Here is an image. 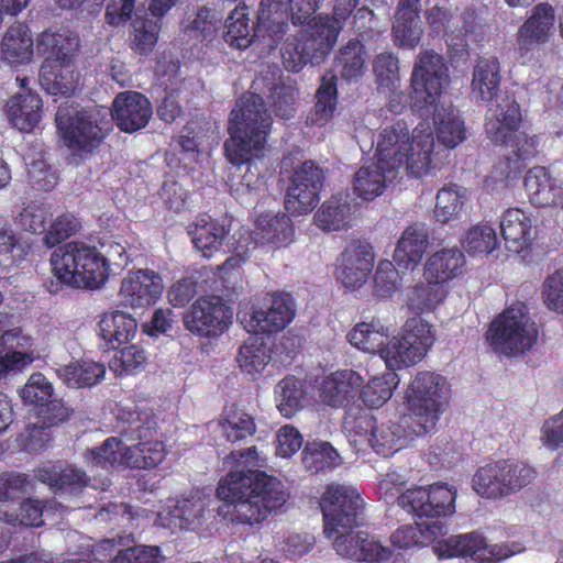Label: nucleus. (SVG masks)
Returning a JSON list of instances; mask_svg holds the SVG:
<instances>
[{
  "label": "nucleus",
  "mask_w": 563,
  "mask_h": 563,
  "mask_svg": "<svg viewBox=\"0 0 563 563\" xmlns=\"http://www.w3.org/2000/svg\"><path fill=\"white\" fill-rule=\"evenodd\" d=\"M252 92L243 95L230 113L229 139L224 154L235 166H252V161L264 156V148L272 128V117L262 95L275 117L289 120L295 117L299 99L296 81L284 78L279 68L261 73L252 82Z\"/></svg>",
  "instance_id": "obj_1"
},
{
  "label": "nucleus",
  "mask_w": 563,
  "mask_h": 563,
  "mask_svg": "<svg viewBox=\"0 0 563 563\" xmlns=\"http://www.w3.org/2000/svg\"><path fill=\"white\" fill-rule=\"evenodd\" d=\"M501 69L497 57H479L472 73L471 90L477 100L496 101L487 115L485 131L496 145L509 148L506 158L499 163L500 174L506 179L518 178L526 168V162L538 153L539 139L520 131L521 109L514 95H499Z\"/></svg>",
  "instance_id": "obj_2"
},
{
  "label": "nucleus",
  "mask_w": 563,
  "mask_h": 563,
  "mask_svg": "<svg viewBox=\"0 0 563 563\" xmlns=\"http://www.w3.org/2000/svg\"><path fill=\"white\" fill-rule=\"evenodd\" d=\"M363 499L356 489L341 485H330L320 501L324 520V533L331 538L338 534L333 547L343 558L358 562H385L393 554L388 547L367 532H353L362 525Z\"/></svg>",
  "instance_id": "obj_3"
},
{
  "label": "nucleus",
  "mask_w": 563,
  "mask_h": 563,
  "mask_svg": "<svg viewBox=\"0 0 563 563\" xmlns=\"http://www.w3.org/2000/svg\"><path fill=\"white\" fill-rule=\"evenodd\" d=\"M389 338V328L378 318L356 323L347 333L349 342L361 351L378 352L388 369H401L419 363L434 344L432 324L416 316L408 318L399 336Z\"/></svg>",
  "instance_id": "obj_4"
},
{
  "label": "nucleus",
  "mask_w": 563,
  "mask_h": 563,
  "mask_svg": "<svg viewBox=\"0 0 563 563\" xmlns=\"http://www.w3.org/2000/svg\"><path fill=\"white\" fill-rule=\"evenodd\" d=\"M449 82V67L442 55L433 51L420 52L410 78L412 107L422 113L434 110L433 123L438 141L454 148L466 137L464 121L453 109H437V103Z\"/></svg>",
  "instance_id": "obj_5"
},
{
  "label": "nucleus",
  "mask_w": 563,
  "mask_h": 563,
  "mask_svg": "<svg viewBox=\"0 0 563 563\" xmlns=\"http://www.w3.org/2000/svg\"><path fill=\"white\" fill-rule=\"evenodd\" d=\"M219 499L233 504L231 520L254 526L286 501L284 486L264 471H231L217 487Z\"/></svg>",
  "instance_id": "obj_6"
},
{
  "label": "nucleus",
  "mask_w": 563,
  "mask_h": 563,
  "mask_svg": "<svg viewBox=\"0 0 563 563\" xmlns=\"http://www.w3.org/2000/svg\"><path fill=\"white\" fill-rule=\"evenodd\" d=\"M54 279L45 283L48 292L64 288L99 289L109 278L108 258L93 245L71 241L58 246L51 255Z\"/></svg>",
  "instance_id": "obj_7"
},
{
  "label": "nucleus",
  "mask_w": 563,
  "mask_h": 563,
  "mask_svg": "<svg viewBox=\"0 0 563 563\" xmlns=\"http://www.w3.org/2000/svg\"><path fill=\"white\" fill-rule=\"evenodd\" d=\"M358 2L360 0H335L332 16L319 15L299 43H289L283 48L285 68L297 73L308 63H321L335 44L342 22L350 18Z\"/></svg>",
  "instance_id": "obj_8"
},
{
  "label": "nucleus",
  "mask_w": 563,
  "mask_h": 563,
  "mask_svg": "<svg viewBox=\"0 0 563 563\" xmlns=\"http://www.w3.org/2000/svg\"><path fill=\"white\" fill-rule=\"evenodd\" d=\"M55 123L64 144L78 154H91L111 130V122L102 110L68 102L58 106Z\"/></svg>",
  "instance_id": "obj_9"
},
{
  "label": "nucleus",
  "mask_w": 563,
  "mask_h": 563,
  "mask_svg": "<svg viewBox=\"0 0 563 563\" xmlns=\"http://www.w3.org/2000/svg\"><path fill=\"white\" fill-rule=\"evenodd\" d=\"M450 386L446 378L435 372L421 371L407 387L405 405L415 426L412 432L420 437L431 432L448 404Z\"/></svg>",
  "instance_id": "obj_10"
},
{
  "label": "nucleus",
  "mask_w": 563,
  "mask_h": 563,
  "mask_svg": "<svg viewBox=\"0 0 563 563\" xmlns=\"http://www.w3.org/2000/svg\"><path fill=\"white\" fill-rule=\"evenodd\" d=\"M538 335L528 305L517 301L490 322L485 338L494 351L515 355L529 351L537 343Z\"/></svg>",
  "instance_id": "obj_11"
},
{
  "label": "nucleus",
  "mask_w": 563,
  "mask_h": 563,
  "mask_svg": "<svg viewBox=\"0 0 563 563\" xmlns=\"http://www.w3.org/2000/svg\"><path fill=\"white\" fill-rule=\"evenodd\" d=\"M537 472L530 465L503 459L478 467L472 478L473 489L486 499H503L533 482Z\"/></svg>",
  "instance_id": "obj_12"
},
{
  "label": "nucleus",
  "mask_w": 563,
  "mask_h": 563,
  "mask_svg": "<svg viewBox=\"0 0 563 563\" xmlns=\"http://www.w3.org/2000/svg\"><path fill=\"white\" fill-rule=\"evenodd\" d=\"M232 308L219 296H201L183 313L185 329L201 339H217L232 324Z\"/></svg>",
  "instance_id": "obj_13"
},
{
  "label": "nucleus",
  "mask_w": 563,
  "mask_h": 563,
  "mask_svg": "<svg viewBox=\"0 0 563 563\" xmlns=\"http://www.w3.org/2000/svg\"><path fill=\"white\" fill-rule=\"evenodd\" d=\"M455 489L448 484L437 483L407 489L398 496L397 504L412 514L415 519L439 521V518L455 511Z\"/></svg>",
  "instance_id": "obj_14"
},
{
  "label": "nucleus",
  "mask_w": 563,
  "mask_h": 563,
  "mask_svg": "<svg viewBox=\"0 0 563 563\" xmlns=\"http://www.w3.org/2000/svg\"><path fill=\"white\" fill-rule=\"evenodd\" d=\"M295 301L290 294H273L268 302L253 305L250 311L239 312L243 328L255 335H272L283 331L295 318Z\"/></svg>",
  "instance_id": "obj_15"
},
{
  "label": "nucleus",
  "mask_w": 563,
  "mask_h": 563,
  "mask_svg": "<svg viewBox=\"0 0 563 563\" xmlns=\"http://www.w3.org/2000/svg\"><path fill=\"white\" fill-rule=\"evenodd\" d=\"M325 180L324 169L312 159L295 168L285 195V209L294 217L311 212Z\"/></svg>",
  "instance_id": "obj_16"
},
{
  "label": "nucleus",
  "mask_w": 563,
  "mask_h": 563,
  "mask_svg": "<svg viewBox=\"0 0 563 563\" xmlns=\"http://www.w3.org/2000/svg\"><path fill=\"white\" fill-rule=\"evenodd\" d=\"M139 442L125 446L124 466L137 470H151L158 466L166 457V445L157 439L158 424L155 417H146L143 424L135 428Z\"/></svg>",
  "instance_id": "obj_17"
},
{
  "label": "nucleus",
  "mask_w": 563,
  "mask_h": 563,
  "mask_svg": "<svg viewBox=\"0 0 563 563\" xmlns=\"http://www.w3.org/2000/svg\"><path fill=\"white\" fill-rule=\"evenodd\" d=\"M20 395L24 404L36 407L38 418L48 426H57L69 418L68 408L54 397L51 382L40 372L29 377Z\"/></svg>",
  "instance_id": "obj_18"
},
{
  "label": "nucleus",
  "mask_w": 563,
  "mask_h": 563,
  "mask_svg": "<svg viewBox=\"0 0 563 563\" xmlns=\"http://www.w3.org/2000/svg\"><path fill=\"white\" fill-rule=\"evenodd\" d=\"M163 291L162 276L153 269L141 268L131 271L123 277L119 296L122 306L135 310L155 305Z\"/></svg>",
  "instance_id": "obj_19"
},
{
  "label": "nucleus",
  "mask_w": 563,
  "mask_h": 563,
  "mask_svg": "<svg viewBox=\"0 0 563 563\" xmlns=\"http://www.w3.org/2000/svg\"><path fill=\"white\" fill-rule=\"evenodd\" d=\"M434 551L440 558L471 556L481 561H499L515 553L507 545L488 547L485 538L476 532L452 537L443 542H438Z\"/></svg>",
  "instance_id": "obj_20"
},
{
  "label": "nucleus",
  "mask_w": 563,
  "mask_h": 563,
  "mask_svg": "<svg viewBox=\"0 0 563 563\" xmlns=\"http://www.w3.org/2000/svg\"><path fill=\"white\" fill-rule=\"evenodd\" d=\"M374 266V254L368 244L353 241L342 252L336 267V279L347 289L362 287Z\"/></svg>",
  "instance_id": "obj_21"
},
{
  "label": "nucleus",
  "mask_w": 563,
  "mask_h": 563,
  "mask_svg": "<svg viewBox=\"0 0 563 563\" xmlns=\"http://www.w3.org/2000/svg\"><path fill=\"white\" fill-rule=\"evenodd\" d=\"M152 114L150 100L137 91L120 92L112 103V119L118 129L125 133H134L145 128Z\"/></svg>",
  "instance_id": "obj_22"
},
{
  "label": "nucleus",
  "mask_w": 563,
  "mask_h": 563,
  "mask_svg": "<svg viewBox=\"0 0 563 563\" xmlns=\"http://www.w3.org/2000/svg\"><path fill=\"white\" fill-rule=\"evenodd\" d=\"M555 11L550 3H538L531 15L521 24L517 33L518 51L527 54L547 44L553 33Z\"/></svg>",
  "instance_id": "obj_23"
},
{
  "label": "nucleus",
  "mask_w": 563,
  "mask_h": 563,
  "mask_svg": "<svg viewBox=\"0 0 563 563\" xmlns=\"http://www.w3.org/2000/svg\"><path fill=\"white\" fill-rule=\"evenodd\" d=\"M410 144L409 129L404 122L385 128L377 141L375 156L389 172H398L404 166L406 151Z\"/></svg>",
  "instance_id": "obj_24"
},
{
  "label": "nucleus",
  "mask_w": 563,
  "mask_h": 563,
  "mask_svg": "<svg viewBox=\"0 0 563 563\" xmlns=\"http://www.w3.org/2000/svg\"><path fill=\"white\" fill-rule=\"evenodd\" d=\"M36 49L44 60L76 63L80 37L69 29L45 30L36 38Z\"/></svg>",
  "instance_id": "obj_25"
},
{
  "label": "nucleus",
  "mask_w": 563,
  "mask_h": 563,
  "mask_svg": "<svg viewBox=\"0 0 563 563\" xmlns=\"http://www.w3.org/2000/svg\"><path fill=\"white\" fill-rule=\"evenodd\" d=\"M363 378L352 369H343L325 376L319 387L321 401L339 408L347 405L356 396Z\"/></svg>",
  "instance_id": "obj_26"
},
{
  "label": "nucleus",
  "mask_w": 563,
  "mask_h": 563,
  "mask_svg": "<svg viewBox=\"0 0 563 563\" xmlns=\"http://www.w3.org/2000/svg\"><path fill=\"white\" fill-rule=\"evenodd\" d=\"M231 230L228 219L213 220L208 213L199 214L188 233L192 236L194 245L205 257H211L223 244Z\"/></svg>",
  "instance_id": "obj_27"
},
{
  "label": "nucleus",
  "mask_w": 563,
  "mask_h": 563,
  "mask_svg": "<svg viewBox=\"0 0 563 563\" xmlns=\"http://www.w3.org/2000/svg\"><path fill=\"white\" fill-rule=\"evenodd\" d=\"M43 101L38 93L26 90L10 97L5 113L10 124L21 132H32L41 122Z\"/></svg>",
  "instance_id": "obj_28"
},
{
  "label": "nucleus",
  "mask_w": 563,
  "mask_h": 563,
  "mask_svg": "<svg viewBox=\"0 0 563 563\" xmlns=\"http://www.w3.org/2000/svg\"><path fill=\"white\" fill-rule=\"evenodd\" d=\"M76 63H63L43 60L38 81L49 95L70 96L75 92L79 74L76 71Z\"/></svg>",
  "instance_id": "obj_29"
},
{
  "label": "nucleus",
  "mask_w": 563,
  "mask_h": 563,
  "mask_svg": "<svg viewBox=\"0 0 563 563\" xmlns=\"http://www.w3.org/2000/svg\"><path fill=\"white\" fill-rule=\"evenodd\" d=\"M98 329L104 345L108 349L118 350L134 338L137 322L130 313L112 310L100 316Z\"/></svg>",
  "instance_id": "obj_30"
},
{
  "label": "nucleus",
  "mask_w": 563,
  "mask_h": 563,
  "mask_svg": "<svg viewBox=\"0 0 563 563\" xmlns=\"http://www.w3.org/2000/svg\"><path fill=\"white\" fill-rule=\"evenodd\" d=\"M525 188L530 202L540 208L556 207L562 183L552 178L549 170L542 166H536L528 170L525 177Z\"/></svg>",
  "instance_id": "obj_31"
},
{
  "label": "nucleus",
  "mask_w": 563,
  "mask_h": 563,
  "mask_svg": "<svg viewBox=\"0 0 563 563\" xmlns=\"http://www.w3.org/2000/svg\"><path fill=\"white\" fill-rule=\"evenodd\" d=\"M280 3L273 0H262L255 25L256 37L263 38L267 46L275 48L284 38L288 30V22L278 9Z\"/></svg>",
  "instance_id": "obj_32"
},
{
  "label": "nucleus",
  "mask_w": 563,
  "mask_h": 563,
  "mask_svg": "<svg viewBox=\"0 0 563 563\" xmlns=\"http://www.w3.org/2000/svg\"><path fill=\"white\" fill-rule=\"evenodd\" d=\"M34 41L26 23L11 24L1 42V54L10 64L21 65L29 63L33 57Z\"/></svg>",
  "instance_id": "obj_33"
},
{
  "label": "nucleus",
  "mask_w": 563,
  "mask_h": 563,
  "mask_svg": "<svg viewBox=\"0 0 563 563\" xmlns=\"http://www.w3.org/2000/svg\"><path fill=\"white\" fill-rule=\"evenodd\" d=\"M428 246V234L417 224L409 225L401 234L394 251V262L399 269H413L422 260Z\"/></svg>",
  "instance_id": "obj_34"
},
{
  "label": "nucleus",
  "mask_w": 563,
  "mask_h": 563,
  "mask_svg": "<svg viewBox=\"0 0 563 563\" xmlns=\"http://www.w3.org/2000/svg\"><path fill=\"white\" fill-rule=\"evenodd\" d=\"M532 219L522 209H507L500 220V233L507 247L519 252L530 245L532 240Z\"/></svg>",
  "instance_id": "obj_35"
},
{
  "label": "nucleus",
  "mask_w": 563,
  "mask_h": 563,
  "mask_svg": "<svg viewBox=\"0 0 563 563\" xmlns=\"http://www.w3.org/2000/svg\"><path fill=\"white\" fill-rule=\"evenodd\" d=\"M465 257L459 249H443L432 254L424 266L427 280L443 285L461 274Z\"/></svg>",
  "instance_id": "obj_36"
},
{
  "label": "nucleus",
  "mask_w": 563,
  "mask_h": 563,
  "mask_svg": "<svg viewBox=\"0 0 563 563\" xmlns=\"http://www.w3.org/2000/svg\"><path fill=\"white\" fill-rule=\"evenodd\" d=\"M397 172H389L384 164L369 163L362 166L355 174L353 190L355 195L364 200H373L380 196L385 189L386 181L396 177Z\"/></svg>",
  "instance_id": "obj_37"
},
{
  "label": "nucleus",
  "mask_w": 563,
  "mask_h": 563,
  "mask_svg": "<svg viewBox=\"0 0 563 563\" xmlns=\"http://www.w3.org/2000/svg\"><path fill=\"white\" fill-rule=\"evenodd\" d=\"M56 374L69 387H92L103 379L106 366L91 360H80L57 368Z\"/></svg>",
  "instance_id": "obj_38"
},
{
  "label": "nucleus",
  "mask_w": 563,
  "mask_h": 563,
  "mask_svg": "<svg viewBox=\"0 0 563 563\" xmlns=\"http://www.w3.org/2000/svg\"><path fill=\"white\" fill-rule=\"evenodd\" d=\"M218 426L231 443L243 442L256 432L255 419L235 405L223 409Z\"/></svg>",
  "instance_id": "obj_39"
},
{
  "label": "nucleus",
  "mask_w": 563,
  "mask_h": 563,
  "mask_svg": "<svg viewBox=\"0 0 563 563\" xmlns=\"http://www.w3.org/2000/svg\"><path fill=\"white\" fill-rule=\"evenodd\" d=\"M336 81L334 74L322 77L316 92V103L307 117L311 125L323 126L332 119L338 102Z\"/></svg>",
  "instance_id": "obj_40"
},
{
  "label": "nucleus",
  "mask_w": 563,
  "mask_h": 563,
  "mask_svg": "<svg viewBox=\"0 0 563 563\" xmlns=\"http://www.w3.org/2000/svg\"><path fill=\"white\" fill-rule=\"evenodd\" d=\"M294 225L287 214H262L256 221V235L261 242L276 247L287 245L294 236Z\"/></svg>",
  "instance_id": "obj_41"
},
{
  "label": "nucleus",
  "mask_w": 563,
  "mask_h": 563,
  "mask_svg": "<svg viewBox=\"0 0 563 563\" xmlns=\"http://www.w3.org/2000/svg\"><path fill=\"white\" fill-rule=\"evenodd\" d=\"M223 38L229 46L238 49L247 48L255 40V26L250 25L249 8L239 3L225 21Z\"/></svg>",
  "instance_id": "obj_42"
},
{
  "label": "nucleus",
  "mask_w": 563,
  "mask_h": 563,
  "mask_svg": "<svg viewBox=\"0 0 563 563\" xmlns=\"http://www.w3.org/2000/svg\"><path fill=\"white\" fill-rule=\"evenodd\" d=\"M35 477L60 492H77L87 486L89 478L86 473L73 466L57 468L56 466L40 467Z\"/></svg>",
  "instance_id": "obj_43"
},
{
  "label": "nucleus",
  "mask_w": 563,
  "mask_h": 563,
  "mask_svg": "<svg viewBox=\"0 0 563 563\" xmlns=\"http://www.w3.org/2000/svg\"><path fill=\"white\" fill-rule=\"evenodd\" d=\"M367 53L364 44L357 38H351L340 48L335 59L341 77L347 81L363 76L366 69Z\"/></svg>",
  "instance_id": "obj_44"
},
{
  "label": "nucleus",
  "mask_w": 563,
  "mask_h": 563,
  "mask_svg": "<svg viewBox=\"0 0 563 563\" xmlns=\"http://www.w3.org/2000/svg\"><path fill=\"white\" fill-rule=\"evenodd\" d=\"M433 151V137L428 133L423 137L413 136L408 150L405 152L404 165L409 176L420 178L431 168V154Z\"/></svg>",
  "instance_id": "obj_45"
},
{
  "label": "nucleus",
  "mask_w": 563,
  "mask_h": 563,
  "mask_svg": "<svg viewBox=\"0 0 563 563\" xmlns=\"http://www.w3.org/2000/svg\"><path fill=\"white\" fill-rule=\"evenodd\" d=\"M405 429L396 422L380 423L372 430L368 442L373 450L384 457H389L399 451L406 443Z\"/></svg>",
  "instance_id": "obj_46"
},
{
  "label": "nucleus",
  "mask_w": 563,
  "mask_h": 563,
  "mask_svg": "<svg viewBox=\"0 0 563 563\" xmlns=\"http://www.w3.org/2000/svg\"><path fill=\"white\" fill-rule=\"evenodd\" d=\"M444 525L441 521H421L416 519L415 525L399 527L390 537L394 547L407 550L421 543L422 536L435 539L443 532Z\"/></svg>",
  "instance_id": "obj_47"
},
{
  "label": "nucleus",
  "mask_w": 563,
  "mask_h": 563,
  "mask_svg": "<svg viewBox=\"0 0 563 563\" xmlns=\"http://www.w3.org/2000/svg\"><path fill=\"white\" fill-rule=\"evenodd\" d=\"M397 369H388L387 373L373 377L361 390L360 397L368 408H379L393 396L399 384Z\"/></svg>",
  "instance_id": "obj_48"
},
{
  "label": "nucleus",
  "mask_w": 563,
  "mask_h": 563,
  "mask_svg": "<svg viewBox=\"0 0 563 563\" xmlns=\"http://www.w3.org/2000/svg\"><path fill=\"white\" fill-rule=\"evenodd\" d=\"M132 48L140 55H148L155 47L162 29V18L150 13L137 15L132 23Z\"/></svg>",
  "instance_id": "obj_49"
},
{
  "label": "nucleus",
  "mask_w": 563,
  "mask_h": 563,
  "mask_svg": "<svg viewBox=\"0 0 563 563\" xmlns=\"http://www.w3.org/2000/svg\"><path fill=\"white\" fill-rule=\"evenodd\" d=\"M350 205L340 197L332 196L325 200L314 213L313 220L323 231H338L349 224Z\"/></svg>",
  "instance_id": "obj_50"
},
{
  "label": "nucleus",
  "mask_w": 563,
  "mask_h": 563,
  "mask_svg": "<svg viewBox=\"0 0 563 563\" xmlns=\"http://www.w3.org/2000/svg\"><path fill=\"white\" fill-rule=\"evenodd\" d=\"M302 464L311 474L325 472L339 464V454L329 442H308L302 451Z\"/></svg>",
  "instance_id": "obj_51"
},
{
  "label": "nucleus",
  "mask_w": 563,
  "mask_h": 563,
  "mask_svg": "<svg viewBox=\"0 0 563 563\" xmlns=\"http://www.w3.org/2000/svg\"><path fill=\"white\" fill-rule=\"evenodd\" d=\"M277 408L285 418L294 417L303 407L306 390L302 383L295 376L283 378L277 385Z\"/></svg>",
  "instance_id": "obj_52"
},
{
  "label": "nucleus",
  "mask_w": 563,
  "mask_h": 563,
  "mask_svg": "<svg viewBox=\"0 0 563 563\" xmlns=\"http://www.w3.org/2000/svg\"><path fill=\"white\" fill-rule=\"evenodd\" d=\"M416 285L408 296V307L412 312L421 314L437 308L446 296L443 285L432 280Z\"/></svg>",
  "instance_id": "obj_53"
},
{
  "label": "nucleus",
  "mask_w": 563,
  "mask_h": 563,
  "mask_svg": "<svg viewBox=\"0 0 563 563\" xmlns=\"http://www.w3.org/2000/svg\"><path fill=\"white\" fill-rule=\"evenodd\" d=\"M391 33L397 46L415 48L423 34L420 15L410 12L395 13Z\"/></svg>",
  "instance_id": "obj_54"
},
{
  "label": "nucleus",
  "mask_w": 563,
  "mask_h": 563,
  "mask_svg": "<svg viewBox=\"0 0 563 563\" xmlns=\"http://www.w3.org/2000/svg\"><path fill=\"white\" fill-rule=\"evenodd\" d=\"M465 202V196L456 185L441 188L437 195L434 208L435 219L441 223L460 219Z\"/></svg>",
  "instance_id": "obj_55"
},
{
  "label": "nucleus",
  "mask_w": 563,
  "mask_h": 563,
  "mask_svg": "<svg viewBox=\"0 0 563 563\" xmlns=\"http://www.w3.org/2000/svg\"><path fill=\"white\" fill-rule=\"evenodd\" d=\"M271 355L266 344L257 336H250L241 345L238 354V362L241 369L247 374H253L264 369Z\"/></svg>",
  "instance_id": "obj_56"
},
{
  "label": "nucleus",
  "mask_w": 563,
  "mask_h": 563,
  "mask_svg": "<svg viewBox=\"0 0 563 563\" xmlns=\"http://www.w3.org/2000/svg\"><path fill=\"white\" fill-rule=\"evenodd\" d=\"M147 355L143 347L132 344L115 352L109 368L117 376L135 375L145 368Z\"/></svg>",
  "instance_id": "obj_57"
},
{
  "label": "nucleus",
  "mask_w": 563,
  "mask_h": 563,
  "mask_svg": "<svg viewBox=\"0 0 563 563\" xmlns=\"http://www.w3.org/2000/svg\"><path fill=\"white\" fill-rule=\"evenodd\" d=\"M462 246L471 255L489 254L498 246L496 231L486 223L475 224L465 233Z\"/></svg>",
  "instance_id": "obj_58"
},
{
  "label": "nucleus",
  "mask_w": 563,
  "mask_h": 563,
  "mask_svg": "<svg viewBox=\"0 0 563 563\" xmlns=\"http://www.w3.org/2000/svg\"><path fill=\"white\" fill-rule=\"evenodd\" d=\"M30 251L31 244L19 238L11 227L0 228V264H19Z\"/></svg>",
  "instance_id": "obj_59"
},
{
  "label": "nucleus",
  "mask_w": 563,
  "mask_h": 563,
  "mask_svg": "<svg viewBox=\"0 0 563 563\" xmlns=\"http://www.w3.org/2000/svg\"><path fill=\"white\" fill-rule=\"evenodd\" d=\"M203 506L200 500L184 498L169 511L170 521L183 530H191L200 522Z\"/></svg>",
  "instance_id": "obj_60"
},
{
  "label": "nucleus",
  "mask_w": 563,
  "mask_h": 563,
  "mask_svg": "<svg viewBox=\"0 0 563 563\" xmlns=\"http://www.w3.org/2000/svg\"><path fill=\"white\" fill-rule=\"evenodd\" d=\"M124 448L122 440L115 437H110L106 439L100 446L89 450L88 454L91 462L97 466H124Z\"/></svg>",
  "instance_id": "obj_61"
},
{
  "label": "nucleus",
  "mask_w": 563,
  "mask_h": 563,
  "mask_svg": "<svg viewBox=\"0 0 563 563\" xmlns=\"http://www.w3.org/2000/svg\"><path fill=\"white\" fill-rule=\"evenodd\" d=\"M541 299L548 310L563 316V268L556 269L544 279Z\"/></svg>",
  "instance_id": "obj_62"
},
{
  "label": "nucleus",
  "mask_w": 563,
  "mask_h": 563,
  "mask_svg": "<svg viewBox=\"0 0 563 563\" xmlns=\"http://www.w3.org/2000/svg\"><path fill=\"white\" fill-rule=\"evenodd\" d=\"M51 218L52 212L48 206L31 203L20 212L18 223L26 231L42 234L46 233L47 222Z\"/></svg>",
  "instance_id": "obj_63"
},
{
  "label": "nucleus",
  "mask_w": 563,
  "mask_h": 563,
  "mask_svg": "<svg viewBox=\"0 0 563 563\" xmlns=\"http://www.w3.org/2000/svg\"><path fill=\"white\" fill-rule=\"evenodd\" d=\"M79 228L80 223L74 214L64 213L52 222L43 241L47 246L54 247L77 233Z\"/></svg>",
  "instance_id": "obj_64"
}]
</instances>
